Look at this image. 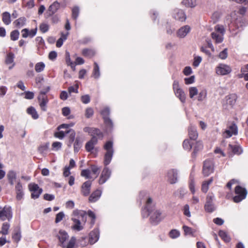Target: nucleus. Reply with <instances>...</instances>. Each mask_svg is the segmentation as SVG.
Here are the masks:
<instances>
[{"mask_svg": "<svg viewBox=\"0 0 248 248\" xmlns=\"http://www.w3.org/2000/svg\"><path fill=\"white\" fill-rule=\"evenodd\" d=\"M141 214L143 217H147L150 216V222L154 225H157L165 217L162 211L155 207L152 199L150 197L147 199Z\"/></svg>", "mask_w": 248, "mask_h": 248, "instance_id": "obj_1", "label": "nucleus"}, {"mask_svg": "<svg viewBox=\"0 0 248 248\" xmlns=\"http://www.w3.org/2000/svg\"><path fill=\"white\" fill-rule=\"evenodd\" d=\"M83 131L92 137L91 140L85 145L86 150L88 152H91L93 149L94 145L97 143L98 140L102 139L103 134L99 129L94 127H85L83 128Z\"/></svg>", "mask_w": 248, "mask_h": 248, "instance_id": "obj_2", "label": "nucleus"}, {"mask_svg": "<svg viewBox=\"0 0 248 248\" xmlns=\"http://www.w3.org/2000/svg\"><path fill=\"white\" fill-rule=\"evenodd\" d=\"M73 214L74 216L77 217V218H72V220L74 222L72 228L78 231H80L83 229V227L81 225L79 219L81 218L82 221L85 222L86 218L85 219L84 218L86 217L87 213L85 211L83 210H75L73 211Z\"/></svg>", "mask_w": 248, "mask_h": 248, "instance_id": "obj_3", "label": "nucleus"}, {"mask_svg": "<svg viewBox=\"0 0 248 248\" xmlns=\"http://www.w3.org/2000/svg\"><path fill=\"white\" fill-rule=\"evenodd\" d=\"M225 29L223 25H217L211 34V37L216 44L221 43L224 39Z\"/></svg>", "mask_w": 248, "mask_h": 248, "instance_id": "obj_4", "label": "nucleus"}, {"mask_svg": "<svg viewBox=\"0 0 248 248\" xmlns=\"http://www.w3.org/2000/svg\"><path fill=\"white\" fill-rule=\"evenodd\" d=\"M49 89V87H48L46 91H41L38 96L39 105L41 110L43 111L47 110V104L48 102V99L46 94L48 92Z\"/></svg>", "mask_w": 248, "mask_h": 248, "instance_id": "obj_5", "label": "nucleus"}, {"mask_svg": "<svg viewBox=\"0 0 248 248\" xmlns=\"http://www.w3.org/2000/svg\"><path fill=\"white\" fill-rule=\"evenodd\" d=\"M235 193L236 195L233 197V201L239 202L246 198L247 191L245 188L238 186L235 188Z\"/></svg>", "mask_w": 248, "mask_h": 248, "instance_id": "obj_6", "label": "nucleus"}, {"mask_svg": "<svg viewBox=\"0 0 248 248\" xmlns=\"http://www.w3.org/2000/svg\"><path fill=\"white\" fill-rule=\"evenodd\" d=\"M12 217V211L10 206H5L3 208L0 207V219L1 220H8L10 221Z\"/></svg>", "mask_w": 248, "mask_h": 248, "instance_id": "obj_7", "label": "nucleus"}, {"mask_svg": "<svg viewBox=\"0 0 248 248\" xmlns=\"http://www.w3.org/2000/svg\"><path fill=\"white\" fill-rule=\"evenodd\" d=\"M232 72L231 67L227 64L220 63L216 67V73L219 76H224Z\"/></svg>", "mask_w": 248, "mask_h": 248, "instance_id": "obj_8", "label": "nucleus"}, {"mask_svg": "<svg viewBox=\"0 0 248 248\" xmlns=\"http://www.w3.org/2000/svg\"><path fill=\"white\" fill-rule=\"evenodd\" d=\"M28 187L31 192V197L34 199L38 198L43 191L42 189L35 183H30L28 185Z\"/></svg>", "mask_w": 248, "mask_h": 248, "instance_id": "obj_9", "label": "nucleus"}, {"mask_svg": "<svg viewBox=\"0 0 248 248\" xmlns=\"http://www.w3.org/2000/svg\"><path fill=\"white\" fill-rule=\"evenodd\" d=\"M214 171V164L211 160H206L203 163L202 173L204 176H208Z\"/></svg>", "mask_w": 248, "mask_h": 248, "instance_id": "obj_10", "label": "nucleus"}, {"mask_svg": "<svg viewBox=\"0 0 248 248\" xmlns=\"http://www.w3.org/2000/svg\"><path fill=\"white\" fill-rule=\"evenodd\" d=\"M191 28L188 25H185L179 29L176 32V36L179 38H185L190 31Z\"/></svg>", "mask_w": 248, "mask_h": 248, "instance_id": "obj_11", "label": "nucleus"}, {"mask_svg": "<svg viewBox=\"0 0 248 248\" xmlns=\"http://www.w3.org/2000/svg\"><path fill=\"white\" fill-rule=\"evenodd\" d=\"M111 175V171L108 168L105 167L102 171L100 175L99 183L100 185L105 183L110 177Z\"/></svg>", "mask_w": 248, "mask_h": 248, "instance_id": "obj_12", "label": "nucleus"}, {"mask_svg": "<svg viewBox=\"0 0 248 248\" xmlns=\"http://www.w3.org/2000/svg\"><path fill=\"white\" fill-rule=\"evenodd\" d=\"M68 235L67 233L63 230H60L57 235V237L60 243V245L63 248H65L66 245L64 242L68 239Z\"/></svg>", "mask_w": 248, "mask_h": 248, "instance_id": "obj_13", "label": "nucleus"}, {"mask_svg": "<svg viewBox=\"0 0 248 248\" xmlns=\"http://www.w3.org/2000/svg\"><path fill=\"white\" fill-rule=\"evenodd\" d=\"M236 134H237V127L235 124H232L230 125L224 133V137L227 138Z\"/></svg>", "mask_w": 248, "mask_h": 248, "instance_id": "obj_14", "label": "nucleus"}, {"mask_svg": "<svg viewBox=\"0 0 248 248\" xmlns=\"http://www.w3.org/2000/svg\"><path fill=\"white\" fill-rule=\"evenodd\" d=\"M174 18L180 21H184L186 19V16L184 12L180 9H175L173 12Z\"/></svg>", "mask_w": 248, "mask_h": 248, "instance_id": "obj_15", "label": "nucleus"}, {"mask_svg": "<svg viewBox=\"0 0 248 248\" xmlns=\"http://www.w3.org/2000/svg\"><path fill=\"white\" fill-rule=\"evenodd\" d=\"M99 232L97 229L92 231L89 235V242L91 244H93L97 242L99 239Z\"/></svg>", "mask_w": 248, "mask_h": 248, "instance_id": "obj_16", "label": "nucleus"}, {"mask_svg": "<svg viewBox=\"0 0 248 248\" xmlns=\"http://www.w3.org/2000/svg\"><path fill=\"white\" fill-rule=\"evenodd\" d=\"M168 181L171 184H174L177 180V171L174 169L170 170L168 172Z\"/></svg>", "mask_w": 248, "mask_h": 248, "instance_id": "obj_17", "label": "nucleus"}, {"mask_svg": "<svg viewBox=\"0 0 248 248\" xmlns=\"http://www.w3.org/2000/svg\"><path fill=\"white\" fill-rule=\"evenodd\" d=\"M92 183L90 181L84 182L81 186V193L84 196H88L90 193Z\"/></svg>", "mask_w": 248, "mask_h": 248, "instance_id": "obj_18", "label": "nucleus"}, {"mask_svg": "<svg viewBox=\"0 0 248 248\" xmlns=\"http://www.w3.org/2000/svg\"><path fill=\"white\" fill-rule=\"evenodd\" d=\"M188 133L189 138L192 140H196L198 137V133L196 127L190 125L188 128Z\"/></svg>", "mask_w": 248, "mask_h": 248, "instance_id": "obj_19", "label": "nucleus"}, {"mask_svg": "<svg viewBox=\"0 0 248 248\" xmlns=\"http://www.w3.org/2000/svg\"><path fill=\"white\" fill-rule=\"evenodd\" d=\"M14 59L15 55L13 53L9 52L8 53H7L5 58V63L8 65L12 64V66H9V69H12L15 65V63H14Z\"/></svg>", "mask_w": 248, "mask_h": 248, "instance_id": "obj_20", "label": "nucleus"}, {"mask_svg": "<svg viewBox=\"0 0 248 248\" xmlns=\"http://www.w3.org/2000/svg\"><path fill=\"white\" fill-rule=\"evenodd\" d=\"M101 194L102 192L100 190H96L93 192L89 197V202H96L101 197Z\"/></svg>", "mask_w": 248, "mask_h": 248, "instance_id": "obj_21", "label": "nucleus"}, {"mask_svg": "<svg viewBox=\"0 0 248 248\" xmlns=\"http://www.w3.org/2000/svg\"><path fill=\"white\" fill-rule=\"evenodd\" d=\"M174 93L175 95L179 98L182 103L185 102L186 98V94L182 89H177V90L174 92Z\"/></svg>", "mask_w": 248, "mask_h": 248, "instance_id": "obj_22", "label": "nucleus"}, {"mask_svg": "<svg viewBox=\"0 0 248 248\" xmlns=\"http://www.w3.org/2000/svg\"><path fill=\"white\" fill-rule=\"evenodd\" d=\"M7 177L9 183L11 185H13L16 178V172L13 170L9 171L7 173Z\"/></svg>", "mask_w": 248, "mask_h": 248, "instance_id": "obj_23", "label": "nucleus"}, {"mask_svg": "<svg viewBox=\"0 0 248 248\" xmlns=\"http://www.w3.org/2000/svg\"><path fill=\"white\" fill-rule=\"evenodd\" d=\"M237 96L235 94H232L226 97V103L227 104L232 106L236 101Z\"/></svg>", "mask_w": 248, "mask_h": 248, "instance_id": "obj_24", "label": "nucleus"}, {"mask_svg": "<svg viewBox=\"0 0 248 248\" xmlns=\"http://www.w3.org/2000/svg\"><path fill=\"white\" fill-rule=\"evenodd\" d=\"M26 19L24 17H21L16 20L13 24L18 28H20L25 25Z\"/></svg>", "mask_w": 248, "mask_h": 248, "instance_id": "obj_25", "label": "nucleus"}, {"mask_svg": "<svg viewBox=\"0 0 248 248\" xmlns=\"http://www.w3.org/2000/svg\"><path fill=\"white\" fill-rule=\"evenodd\" d=\"M82 140L79 137H77L76 138L75 142L74 143V148L75 152H78L82 147Z\"/></svg>", "mask_w": 248, "mask_h": 248, "instance_id": "obj_26", "label": "nucleus"}, {"mask_svg": "<svg viewBox=\"0 0 248 248\" xmlns=\"http://www.w3.org/2000/svg\"><path fill=\"white\" fill-rule=\"evenodd\" d=\"M113 151L107 152L105 155L104 163L105 166L108 165L111 161Z\"/></svg>", "mask_w": 248, "mask_h": 248, "instance_id": "obj_27", "label": "nucleus"}, {"mask_svg": "<svg viewBox=\"0 0 248 248\" xmlns=\"http://www.w3.org/2000/svg\"><path fill=\"white\" fill-rule=\"evenodd\" d=\"M2 20L5 25H9L11 22V16L9 13L5 12L2 15Z\"/></svg>", "mask_w": 248, "mask_h": 248, "instance_id": "obj_28", "label": "nucleus"}, {"mask_svg": "<svg viewBox=\"0 0 248 248\" xmlns=\"http://www.w3.org/2000/svg\"><path fill=\"white\" fill-rule=\"evenodd\" d=\"M69 34V32H67L66 33L64 34L63 33H62L61 37L59 38L56 43V46L58 47H60L63 44V41L66 40L67 39V37Z\"/></svg>", "mask_w": 248, "mask_h": 248, "instance_id": "obj_29", "label": "nucleus"}, {"mask_svg": "<svg viewBox=\"0 0 248 248\" xmlns=\"http://www.w3.org/2000/svg\"><path fill=\"white\" fill-rule=\"evenodd\" d=\"M65 133L66 134L69 133V142L70 144L68 146H71V144L75 140H76L75 139V136H76L75 131L73 129H71L66 131Z\"/></svg>", "mask_w": 248, "mask_h": 248, "instance_id": "obj_30", "label": "nucleus"}, {"mask_svg": "<svg viewBox=\"0 0 248 248\" xmlns=\"http://www.w3.org/2000/svg\"><path fill=\"white\" fill-rule=\"evenodd\" d=\"M27 112L29 114L31 115L34 119H37L39 117L36 109L33 107H30L28 108Z\"/></svg>", "mask_w": 248, "mask_h": 248, "instance_id": "obj_31", "label": "nucleus"}, {"mask_svg": "<svg viewBox=\"0 0 248 248\" xmlns=\"http://www.w3.org/2000/svg\"><path fill=\"white\" fill-rule=\"evenodd\" d=\"M189 96L191 99H195V97L198 95V90L196 87H191L189 88Z\"/></svg>", "mask_w": 248, "mask_h": 248, "instance_id": "obj_32", "label": "nucleus"}, {"mask_svg": "<svg viewBox=\"0 0 248 248\" xmlns=\"http://www.w3.org/2000/svg\"><path fill=\"white\" fill-rule=\"evenodd\" d=\"M213 181L212 177L210 178L208 181L203 182L202 186V190L204 193H206L209 189V186Z\"/></svg>", "mask_w": 248, "mask_h": 248, "instance_id": "obj_33", "label": "nucleus"}, {"mask_svg": "<svg viewBox=\"0 0 248 248\" xmlns=\"http://www.w3.org/2000/svg\"><path fill=\"white\" fill-rule=\"evenodd\" d=\"M182 3L187 7H194L197 5L196 0H183Z\"/></svg>", "mask_w": 248, "mask_h": 248, "instance_id": "obj_34", "label": "nucleus"}, {"mask_svg": "<svg viewBox=\"0 0 248 248\" xmlns=\"http://www.w3.org/2000/svg\"><path fill=\"white\" fill-rule=\"evenodd\" d=\"M100 76L99 67L97 62H94V67L93 72V77L95 78H98Z\"/></svg>", "mask_w": 248, "mask_h": 248, "instance_id": "obj_35", "label": "nucleus"}, {"mask_svg": "<svg viewBox=\"0 0 248 248\" xmlns=\"http://www.w3.org/2000/svg\"><path fill=\"white\" fill-rule=\"evenodd\" d=\"M10 224L7 222H4L2 224L1 230L0 232V233L2 234L3 235H7L8 234V231L10 228Z\"/></svg>", "mask_w": 248, "mask_h": 248, "instance_id": "obj_36", "label": "nucleus"}, {"mask_svg": "<svg viewBox=\"0 0 248 248\" xmlns=\"http://www.w3.org/2000/svg\"><path fill=\"white\" fill-rule=\"evenodd\" d=\"M82 54L85 57L91 58L94 55L95 52L92 49H84L82 50Z\"/></svg>", "mask_w": 248, "mask_h": 248, "instance_id": "obj_37", "label": "nucleus"}, {"mask_svg": "<svg viewBox=\"0 0 248 248\" xmlns=\"http://www.w3.org/2000/svg\"><path fill=\"white\" fill-rule=\"evenodd\" d=\"M229 147L230 149L232 150L233 153L239 155L241 154L242 152V150L241 148L237 145H232L231 144L229 145Z\"/></svg>", "mask_w": 248, "mask_h": 248, "instance_id": "obj_38", "label": "nucleus"}, {"mask_svg": "<svg viewBox=\"0 0 248 248\" xmlns=\"http://www.w3.org/2000/svg\"><path fill=\"white\" fill-rule=\"evenodd\" d=\"M219 236L226 242H230L231 240L227 233L223 231H220L219 232Z\"/></svg>", "mask_w": 248, "mask_h": 248, "instance_id": "obj_39", "label": "nucleus"}, {"mask_svg": "<svg viewBox=\"0 0 248 248\" xmlns=\"http://www.w3.org/2000/svg\"><path fill=\"white\" fill-rule=\"evenodd\" d=\"M45 67V65L43 62H38L35 65V70L36 72L39 73L44 70Z\"/></svg>", "mask_w": 248, "mask_h": 248, "instance_id": "obj_40", "label": "nucleus"}, {"mask_svg": "<svg viewBox=\"0 0 248 248\" xmlns=\"http://www.w3.org/2000/svg\"><path fill=\"white\" fill-rule=\"evenodd\" d=\"M207 93L205 90H202L200 93L198 92L197 100L199 101H202L204 100L206 97Z\"/></svg>", "mask_w": 248, "mask_h": 248, "instance_id": "obj_41", "label": "nucleus"}, {"mask_svg": "<svg viewBox=\"0 0 248 248\" xmlns=\"http://www.w3.org/2000/svg\"><path fill=\"white\" fill-rule=\"evenodd\" d=\"M19 36V32L17 30L12 31L10 33L11 39L13 41L17 40Z\"/></svg>", "mask_w": 248, "mask_h": 248, "instance_id": "obj_42", "label": "nucleus"}, {"mask_svg": "<svg viewBox=\"0 0 248 248\" xmlns=\"http://www.w3.org/2000/svg\"><path fill=\"white\" fill-rule=\"evenodd\" d=\"M183 146L185 150L190 151L192 148V143L188 140H185L183 141Z\"/></svg>", "mask_w": 248, "mask_h": 248, "instance_id": "obj_43", "label": "nucleus"}, {"mask_svg": "<svg viewBox=\"0 0 248 248\" xmlns=\"http://www.w3.org/2000/svg\"><path fill=\"white\" fill-rule=\"evenodd\" d=\"M59 7V4L58 2H54L49 7V11L51 13V14L55 13Z\"/></svg>", "mask_w": 248, "mask_h": 248, "instance_id": "obj_44", "label": "nucleus"}, {"mask_svg": "<svg viewBox=\"0 0 248 248\" xmlns=\"http://www.w3.org/2000/svg\"><path fill=\"white\" fill-rule=\"evenodd\" d=\"M91 170L89 169L83 170L81 172V175L85 177L86 179L92 178L91 176Z\"/></svg>", "mask_w": 248, "mask_h": 248, "instance_id": "obj_45", "label": "nucleus"}, {"mask_svg": "<svg viewBox=\"0 0 248 248\" xmlns=\"http://www.w3.org/2000/svg\"><path fill=\"white\" fill-rule=\"evenodd\" d=\"M204 208L206 212L211 213L215 210L213 203H205Z\"/></svg>", "mask_w": 248, "mask_h": 248, "instance_id": "obj_46", "label": "nucleus"}, {"mask_svg": "<svg viewBox=\"0 0 248 248\" xmlns=\"http://www.w3.org/2000/svg\"><path fill=\"white\" fill-rule=\"evenodd\" d=\"M76 241V238L75 237H72L69 241L67 245H66L65 248H75Z\"/></svg>", "mask_w": 248, "mask_h": 248, "instance_id": "obj_47", "label": "nucleus"}, {"mask_svg": "<svg viewBox=\"0 0 248 248\" xmlns=\"http://www.w3.org/2000/svg\"><path fill=\"white\" fill-rule=\"evenodd\" d=\"M113 146V142L111 141H108L106 143V144L104 145V149L107 151V152L108 151H113L112 149Z\"/></svg>", "mask_w": 248, "mask_h": 248, "instance_id": "obj_48", "label": "nucleus"}, {"mask_svg": "<svg viewBox=\"0 0 248 248\" xmlns=\"http://www.w3.org/2000/svg\"><path fill=\"white\" fill-rule=\"evenodd\" d=\"M227 56H228L227 48H225L224 50H223L222 51H221L218 55V57L222 60L226 59L227 58Z\"/></svg>", "mask_w": 248, "mask_h": 248, "instance_id": "obj_49", "label": "nucleus"}, {"mask_svg": "<svg viewBox=\"0 0 248 248\" xmlns=\"http://www.w3.org/2000/svg\"><path fill=\"white\" fill-rule=\"evenodd\" d=\"M183 213L187 217H191V214L190 212L189 211V206L188 204H186L183 209Z\"/></svg>", "mask_w": 248, "mask_h": 248, "instance_id": "obj_50", "label": "nucleus"}, {"mask_svg": "<svg viewBox=\"0 0 248 248\" xmlns=\"http://www.w3.org/2000/svg\"><path fill=\"white\" fill-rule=\"evenodd\" d=\"M203 146L202 142L200 141L196 142L195 145L194 147V153L197 152L202 150V149Z\"/></svg>", "mask_w": 248, "mask_h": 248, "instance_id": "obj_51", "label": "nucleus"}, {"mask_svg": "<svg viewBox=\"0 0 248 248\" xmlns=\"http://www.w3.org/2000/svg\"><path fill=\"white\" fill-rule=\"evenodd\" d=\"M170 237L171 238H176L180 235V232L176 230H171L169 233Z\"/></svg>", "mask_w": 248, "mask_h": 248, "instance_id": "obj_52", "label": "nucleus"}, {"mask_svg": "<svg viewBox=\"0 0 248 248\" xmlns=\"http://www.w3.org/2000/svg\"><path fill=\"white\" fill-rule=\"evenodd\" d=\"M99 170L100 169L96 166L92 165L91 166V172H92L93 174L96 175L95 177L98 175Z\"/></svg>", "mask_w": 248, "mask_h": 248, "instance_id": "obj_53", "label": "nucleus"}, {"mask_svg": "<svg viewBox=\"0 0 248 248\" xmlns=\"http://www.w3.org/2000/svg\"><path fill=\"white\" fill-rule=\"evenodd\" d=\"M64 214L63 212H61L56 215L55 222L58 223L62 221L64 217Z\"/></svg>", "mask_w": 248, "mask_h": 248, "instance_id": "obj_54", "label": "nucleus"}, {"mask_svg": "<svg viewBox=\"0 0 248 248\" xmlns=\"http://www.w3.org/2000/svg\"><path fill=\"white\" fill-rule=\"evenodd\" d=\"M65 134H66L65 133V131L64 132V131H60L59 132H55V134H54V136L56 138H58L59 139L62 140L65 137Z\"/></svg>", "mask_w": 248, "mask_h": 248, "instance_id": "obj_55", "label": "nucleus"}, {"mask_svg": "<svg viewBox=\"0 0 248 248\" xmlns=\"http://www.w3.org/2000/svg\"><path fill=\"white\" fill-rule=\"evenodd\" d=\"M48 29L49 26L47 24L42 23L40 26V30L43 33H45L47 31Z\"/></svg>", "mask_w": 248, "mask_h": 248, "instance_id": "obj_56", "label": "nucleus"}, {"mask_svg": "<svg viewBox=\"0 0 248 248\" xmlns=\"http://www.w3.org/2000/svg\"><path fill=\"white\" fill-rule=\"evenodd\" d=\"M195 76H192L189 78H185L184 79L185 83L186 84L188 85L193 83L195 82Z\"/></svg>", "mask_w": 248, "mask_h": 248, "instance_id": "obj_57", "label": "nucleus"}, {"mask_svg": "<svg viewBox=\"0 0 248 248\" xmlns=\"http://www.w3.org/2000/svg\"><path fill=\"white\" fill-rule=\"evenodd\" d=\"M93 109L91 108H88L85 111V116L87 118L92 117L93 114Z\"/></svg>", "mask_w": 248, "mask_h": 248, "instance_id": "obj_58", "label": "nucleus"}, {"mask_svg": "<svg viewBox=\"0 0 248 248\" xmlns=\"http://www.w3.org/2000/svg\"><path fill=\"white\" fill-rule=\"evenodd\" d=\"M202 58L200 56H196L194 58V61L193 65L195 67H198L201 62Z\"/></svg>", "mask_w": 248, "mask_h": 248, "instance_id": "obj_59", "label": "nucleus"}, {"mask_svg": "<svg viewBox=\"0 0 248 248\" xmlns=\"http://www.w3.org/2000/svg\"><path fill=\"white\" fill-rule=\"evenodd\" d=\"M79 14V8L78 7H75L72 9V17L74 19H76L78 17Z\"/></svg>", "mask_w": 248, "mask_h": 248, "instance_id": "obj_60", "label": "nucleus"}, {"mask_svg": "<svg viewBox=\"0 0 248 248\" xmlns=\"http://www.w3.org/2000/svg\"><path fill=\"white\" fill-rule=\"evenodd\" d=\"M62 143L59 141L54 142L52 144L53 149L55 150H58L61 148Z\"/></svg>", "mask_w": 248, "mask_h": 248, "instance_id": "obj_61", "label": "nucleus"}, {"mask_svg": "<svg viewBox=\"0 0 248 248\" xmlns=\"http://www.w3.org/2000/svg\"><path fill=\"white\" fill-rule=\"evenodd\" d=\"M214 195L213 193H209L206 197L205 203H213V201L214 199Z\"/></svg>", "mask_w": 248, "mask_h": 248, "instance_id": "obj_62", "label": "nucleus"}, {"mask_svg": "<svg viewBox=\"0 0 248 248\" xmlns=\"http://www.w3.org/2000/svg\"><path fill=\"white\" fill-rule=\"evenodd\" d=\"M214 195L213 193H209L206 197L205 203H213V201L214 199Z\"/></svg>", "mask_w": 248, "mask_h": 248, "instance_id": "obj_63", "label": "nucleus"}, {"mask_svg": "<svg viewBox=\"0 0 248 248\" xmlns=\"http://www.w3.org/2000/svg\"><path fill=\"white\" fill-rule=\"evenodd\" d=\"M81 101L84 104H88L90 101V97L89 95L86 94L81 96Z\"/></svg>", "mask_w": 248, "mask_h": 248, "instance_id": "obj_64", "label": "nucleus"}]
</instances>
